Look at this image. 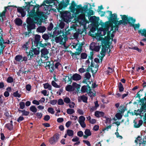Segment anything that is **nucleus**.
<instances>
[{
  "instance_id": "f257e3e1",
  "label": "nucleus",
  "mask_w": 146,
  "mask_h": 146,
  "mask_svg": "<svg viewBox=\"0 0 146 146\" xmlns=\"http://www.w3.org/2000/svg\"><path fill=\"white\" fill-rule=\"evenodd\" d=\"M107 25H108L106 27V29L100 28L98 31V34L99 35L102 36L105 35L107 30L108 31L107 35L104 38H102L101 37L99 36L98 38L99 40L101 41L102 47L100 53L101 62L102 61L103 58L105 56L106 51L108 50L109 46V44L111 43L112 41V38L114 36L113 34L114 31H113L111 33V31L113 29V24L111 22H108ZM97 39H98V38H97Z\"/></svg>"
},
{
  "instance_id": "f03ea898",
  "label": "nucleus",
  "mask_w": 146,
  "mask_h": 146,
  "mask_svg": "<svg viewBox=\"0 0 146 146\" xmlns=\"http://www.w3.org/2000/svg\"><path fill=\"white\" fill-rule=\"evenodd\" d=\"M29 15L30 17H28L27 20V28L29 31L35 29V23H37L38 25L40 22L39 25H41L42 23L41 21H39L40 18L42 15L41 12L39 11L38 9L35 12V8H34L33 9L30 11H28Z\"/></svg>"
},
{
  "instance_id": "7ed1b4c3",
  "label": "nucleus",
  "mask_w": 146,
  "mask_h": 146,
  "mask_svg": "<svg viewBox=\"0 0 146 146\" xmlns=\"http://www.w3.org/2000/svg\"><path fill=\"white\" fill-rule=\"evenodd\" d=\"M70 11L74 13L75 19L79 24L84 25L86 23L85 15L83 13V7L81 5H76L74 1H72L70 7Z\"/></svg>"
},
{
  "instance_id": "20e7f679",
  "label": "nucleus",
  "mask_w": 146,
  "mask_h": 146,
  "mask_svg": "<svg viewBox=\"0 0 146 146\" xmlns=\"http://www.w3.org/2000/svg\"><path fill=\"white\" fill-rule=\"evenodd\" d=\"M61 17L65 22H69L72 18L71 14L70 12L67 11H64L60 12Z\"/></svg>"
},
{
  "instance_id": "39448f33",
  "label": "nucleus",
  "mask_w": 146,
  "mask_h": 146,
  "mask_svg": "<svg viewBox=\"0 0 146 146\" xmlns=\"http://www.w3.org/2000/svg\"><path fill=\"white\" fill-rule=\"evenodd\" d=\"M84 44V42H83L81 43L79 42L78 41V42L75 45H72L73 48H76V53L77 55H79L82 52V46Z\"/></svg>"
},
{
  "instance_id": "423d86ee",
  "label": "nucleus",
  "mask_w": 146,
  "mask_h": 146,
  "mask_svg": "<svg viewBox=\"0 0 146 146\" xmlns=\"http://www.w3.org/2000/svg\"><path fill=\"white\" fill-rule=\"evenodd\" d=\"M12 7H14L15 8L17 7L16 6L13 5H9L7 7H5L4 10L0 14V18L1 19L2 21H3L4 18H5V13L7 12V10H9L10 9H11V8Z\"/></svg>"
},
{
  "instance_id": "0eeeda50",
  "label": "nucleus",
  "mask_w": 146,
  "mask_h": 146,
  "mask_svg": "<svg viewBox=\"0 0 146 146\" xmlns=\"http://www.w3.org/2000/svg\"><path fill=\"white\" fill-rule=\"evenodd\" d=\"M107 12L108 13L109 16H110V20L111 22L114 23L115 24H116L117 22L116 20L117 19V15L116 14H112V12L111 11H108Z\"/></svg>"
},
{
  "instance_id": "6e6552de",
  "label": "nucleus",
  "mask_w": 146,
  "mask_h": 146,
  "mask_svg": "<svg viewBox=\"0 0 146 146\" xmlns=\"http://www.w3.org/2000/svg\"><path fill=\"white\" fill-rule=\"evenodd\" d=\"M90 60L91 61V69L93 72H96L98 69V64L97 63H95L94 62H93L92 57L90 58Z\"/></svg>"
},
{
  "instance_id": "1a4fd4ad",
  "label": "nucleus",
  "mask_w": 146,
  "mask_h": 146,
  "mask_svg": "<svg viewBox=\"0 0 146 146\" xmlns=\"http://www.w3.org/2000/svg\"><path fill=\"white\" fill-rule=\"evenodd\" d=\"M86 118L83 116L81 115L79 117L78 122L81 127L83 128L86 127V124L85 123Z\"/></svg>"
},
{
  "instance_id": "9d476101",
  "label": "nucleus",
  "mask_w": 146,
  "mask_h": 146,
  "mask_svg": "<svg viewBox=\"0 0 146 146\" xmlns=\"http://www.w3.org/2000/svg\"><path fill=\"white\" fill-rule=\"evenodd\" d=\"M100 46L98 45L97 44L94 42H92L90 46V49L93 51L98 52L99 51Z\"/></svg>"
},
{
  "instance_id": "9b49d317",
  "label": "nucleus",
  "mask_w": 146,
  "mask_h": 146,
  "mask_svg": "<svg viewBox=\"0 0 146 146\" xmlns=\"http://www.w3.org/2000/svg\"><path fill=\"white\" fill-rule=\"evenodd\" d=\"M59 0H57L56 1L58 3V1ZM70 0H63L59 4V8L61 9L63 7H66L68 4Z\"/></svg>"
},
{
  "instance_id": "f8f14e48",
  "label": "nucleus",
  "mask_w": 146,
  "mask_h": 146,
  "mask_svg": "<svg viewBox=\"0 0 146 146\" xmlns=\"http://www.w3.org/2000/svg\"><path fill=\"white\" fill-rule=\"evenodd\" d=\"M122 20L119 21L118 23L122 24L124 25H126L127 23L128 18L127 16L125 15H120Z\"/></svg>"
},
{
  "instance_id": "ddd939ff",
  "label": "nucleus",
  "mask_w": 146,
  "mask_h": 146,
  "mask_svg": "<svg viewBox=\"0 0 146 146\" xmlns=\"http://www.w3.org/2000/svg\"><path fill=\"white\" fill-rule=\"evenodd\" d=\"M49 52L47 49L44 48L41 50L42 56L47 59L48 58L47 55L49 53Z\"/></svg>"
},
{
  "instance_id": "4468645a",
  "label": "nucleus",
  "mask_w": 146,
  "mask_h": 146,
  "mask_svg": "<svg viewBox=\"0 0 146 146\" xmlns=\"http://www.w3.org/2000/svg\"><path fill=\"white\" fill-rule=\"evenodd\" d=\"M82 78V76L79 74L75 73L71 77V79L73 80L78 81L80 80Z\"/></svg>"
},
{
  "instance_id": "2eb2a0df",
  "label": "nucleus",
  "mask_w": 146,
  "mask_h": 146,
  "mask_svg": "<svg viewBox=\"0 0 146 146\" xmlns=\"http://www.w3.org/2000/svg\"><path fill=\"white\" fill-rule=\"evenodd\" d=\"M64 36H62L60 35L59 36L56 37L55 38V42L57 43H59L60 44H62L64 43L63 42Z\"/></svg>"
},
{
  "instance_id": "dca6fc26",
  "label": "nucleus",
  "mask_w": 146,
  "mask_h": 146,
  "mask_svg": "<svg viewBox=\"0 0 146 146\" xmlns=\"http://www.w3.org/2000/svg\"><path fill=\"white\" fill-rule=\"evenodd\" d=\"M134 127L135 128H139L143 123V121L142 120H139L138 123L137 122L135 121L134 120L133 121Z\"/></svg>"
},
{
  "instance_id": "f3484780",
  "label": "nucleus",
  "mask_w": 146,
  "mask_h": 146,
  "mask_svg": "<svg viewBox=\"0 0 146 146\" xmlns=\"http://www.w3.org/2000/svg\"><path fill=\"white\" fill-rule=\"evenodd\" d=\"M90 87L86 86H84L81 88V91L82 92L84 93L86 92H90Z\"/></svg>"
},
{
  "instance_id": "a211bd4d",
  "label": "nucleus",
  "mask_w": 146,
  "mask_h": 146,
  "mask_svg": "<svg viewBox=\"0 0 146 146\" xmlns=\"http://www.w3.org/2000/svg\"><path fill=\"white\" fill-rule=\"evenodd\" d=\"M135 142L137 143H139V144H145V141H144L141 139V138L139 137H138L135 139Z\"/></svg>"
},
{
  "instance_id": "6ab92c4d",
  "label": "nucleus",
  "mask_w": 146,
  "mask_h": 146,
  "mask_svg": "<svg viewBox=\"0 0 146 146\" xmlns=\"http://www.w3.org/2000/svg\"><path fill=\"white\" fill-rule=\"evenodd\" d=\"M85 135H84V137L86 138L90 136L91 135V133L90 129H86L84 131Z\"/></svg>"
},
{
  "instance_id": "aec40b11",
  "label": "nucleus",
  "mask_w": 146,
  "mask_h": 146,
  "mask_svg": "<svg viewBox=\"0 0 146 146\" xmlns=\"http://www.w3.org/2000/svg\"><path fill=\"white\" fill-rule=\"evenodd\" d=\"M104 115V113L102 111H96L95 113V115L98 117L103 116Z\"/></svg>"
},
{
  "instance_id": "412c9836",
  "label": "nucleus",
  "mask_w": 146,
  "mask_h": 146,
  "mask_svg": "<svg viewBox=\"0 0 146 146\" xmlns=\"http://www.w3.org/2000/svg\"><path fill=\"white\" fill-rule=\"evenodd\" d=\"M72 141L73 142H76L74 144V145H78L80 143V141H79V139L77 136L75 137L72 139Z\"/></svg>"
},
{
  "instance_id": "4be33fe9",
  "label": "nucleus",
  "mask_w": 146,
  "mask_h": 146,
  "mask_svg": "<svg viewBox=\"0 0 146 146\" xmlns=\"http://www.w3.org/2000/svg\"><path fill=\"white\" fill-rule=\"evenodd\" d=\"M18 12L20 13L22 17H24L26 15V13L24 11L23 9L21 7H19L17 9Z\"/></svg>"
},
{
  "instance_id": "5701e85b",
  "label": "nucleus",
  "mask_w": 146,
  "mask_h": 146,
  "mask_svg": "<svg viewBox=\"0 0 146 146\" xmlns=\"http://www.w3.org/2000/svg\"><path fill=\"white\" fill-rule=\"evenodd\" d=\"M18 12L20 13L22 17H24L26 15V13L24 11L23 9L21 7H19L17 9Z\"/></svg>"
},
{
  "instance_id": "b1692460",
  "label": "nucleus",
  "mask_w": 146,
  "mask_h": 146,
  "mask_svg": "<svg viewBox=\"0 0 146 146\" xmlns=\"http://www.w3.org/2000/svg\"><path fill=\"white\" fill-rule=\"evenodd\" d=\"M138 32L139 33H141L142 36L146 37V30L145 29L140 30L138 31ZM142 40L146 41V38L143 39Z\"/></svg>"
},
{
  "instance_id": "393cba45",
  "label": "nucleus",
  "mask_w": 146,
  "mask_h": 146,
  "mask_svg": "<svg viewBox=\"0 0 146 146\" xmlns=\"http://www.w3.org/2000/svg\"><path fill=\"white\" fill-rule=\"evenodd\" d=\"M135 21V20L133 19L132 17H129L128 18L127 23H128L130 25H132Z\"/></svg>"
},
{
  "instance_id": "a878e982",
  "label": "nucleus",
  "mask_w": 146,
  "mask_h": 146,
  "mask_svg": "<svg viewBox=\"0 0 146 146\" xmlns=\"http://www.w3.org/2000/svg\"><path fill=\"white\" fill-rule=\"evenodd\" d=\"M66 90L68 91H72L74 90V88L73 87L72 85H69L66 87Z\"/></svg>"
},
{
  "instance_id": "bb28decb",
  "label": "nucleus",
  "mask_w": 146,
  "mask_h": 146,
  "mask_svg": "<svg viewBox=\"0 0 146 146\" xmlns=\"http://www.w3.org/2000/svg\"><path fill=\"white\" fill-rule=\"evenodd\" d=\"M40 38V35H36L35 36V41L34 42L37 44L39 41Z\"/></svg>"
},
{
  "instance_id": "cd10ccee",
  "label": "nucleus",
  "mask_w": 146,
  "mask_h": 146,
  "mask_svg": "<svg viewBox=\"0 0 146 146\" xmlns=\"http://www.w3.org/2000/svg\"><path fill=\"white\" fill-rule=\"evenodd\" d=\"M44 88L48 89V90H52V86L48 83H46L43 84Z\"/></svg>"
},
{
  "instance_id": "c85d7f7f",
  "label": "nucleus",
  "mask_w": 146,
  "mask_h": 146,
  "mask_svg": "<svg viewBox=\"0 0 146 146\" xmlns=\"http://www.w3.org/2000/svg\"><path fill=\"white\" fill-rule=\"evenodd\" d=\"M46 30V28L45 27L40 26L37 29V31L39 32L43 33Z\"/></svg>"
},
{
  "instance_id": "c756f323",
  "label": "nucleus",
  "mask_w": 146,
  "mask_h": 146,
  "mask_svg": "<svg viewBox=\"0 0 146 146\" xmlns=\"http://www.w3.org/2000/svg\"><path fill=\"white\" fill-rule=\"evenodd\" d=\"M140 105L144 106L146 107V96L140 100Z\"/></svg>"
},
{
  "instance_id": "7c9ffc66",
  "label": "nucleus",
  "mask_w": 146,
  "mask_h": 146,
  "mask_svg": "<svg viewBox=\"0 0 146 146\" xmlns=\"http://www.w3.org/2000/svg\"><path fill=\"white\" fill-rule=\"evenodd\" d=\"M22 21L19 18H16L15 20V23L18 25H20L22 24Z\"/></svg>"
},
{
  "instance_id": "2f4dec72",
  "label": "nucleus",
  "mask_w": 146,
  "mask_h": 146,
  "mask_svg": "<svg viewBox=\"0 0 146 146\" xmlns=\"http://www.w3.org/2000/svg\"><path fill=\"white\" fill-rule=\"evenodd\" d=\"M13 121H11L9 123L7 124L6 127L10 130H11L13 128Z\"/></svg>"
},
{
  "instance_id": "473e14b6",
  "label": "nucleus",
  "mask_w": 146,
  "mask_h": 146,
  "mask_svg": "<svg viewBox=\"0 0 146 146\" xmlns=\"http://www.w3.org/2000/svg\"><path fill=\"white\" fill-rule=\"evenodd\" d=\"M43 5H44V8L45 10H48L49 11H50V9H51V8H52V5H45V3H43Z\"/></svg>"
},
{
  "instance_id": "72a5a7b5",
  "label": "nucleus",
  "mask_w": 146,
  "mask_h": 146,
  "mask_svg": "<svg viewBox=\"0 0 146 146\" xmlns=\"http://www.w3.org/2000/svg\"><path fill=\"white\" fill-rule=\"evenodd\" d=\"M134 114L136 115H140L141 116H143V114L142 112H141V111L139 109L137 110H135L134 111Z\"/></svg>"
},
{
  "instance_id": "f704fd0d",
  "label": "nucleus",
  "mask_w": 146,
  "mask_h": 146,
  "mask_svg": "<svg viewBox=\"0 0 146 146\" xmlns=\"http://www.w3.org/2000/svg\"><path fill=\"white\" fill-rule=\"evenodd\" d=\"M73 87L77 89V91H79V90L80 89V85L77 84L75 82H73L72 84Z\"/></svg>"
},
{
  "instance_id": "c9c22d12",
  "label": "nucleus",
  "mask_w": 146,
  "mask_h": 146,
  "mask_svg": "<svg viewBox=\"0 0 146 146\" xmlns=\"http://www.w3.org/2000/svg\"><path fill=\"white\" fill-rule=\"evenodd\" d=\"M29 42H27L26 43L24 44L22 46V48L25 50H27L29 48Z\"/></svg>"
},
{
  "instance_id": "e433bc0d",
  "label": "nucleus",
  "mask_w": 146,
  "mask_h": 146,
  "mask_svg": "<svg viewBox=\"0 0 146 146\" xmlns=\"http://www.w3.org/2000/svg\"><path fill=\"white\" fill-rule=\"evenodd\" d=\"M66 133L70 137L74 135V131L72 130H67Z\"/></svg>"
},
{
  "instance_id": "4c0bfd02",
  "label": "nucleus",
  "mask_w": 146,
  "mask_h": 146,
  "mask_svg": "<svg viewBox=\"0 0 146 146\" xmlns=\"http://www.w3.org/2000/svg\"><path fill=\"white\" fill-rule=\"evenodd\" d=\"M0 42L3 44L6 43L9 44L10 43V42L9 40H4L2 38V37H1V38H0Z\"/></svg>"
},
{
  "instance_id": "58836bf2",
  "label": "nucleus",
  "mask_w": 146,
  "mask_h": 146,
  "mask_svg": "<svg viewBox=\"0 0 146 146\" xmlns=\"http://www.w3.org/2000/svg\"><path fill=\"white\" fill-rule=\"evenodd\" d=\"M98 18H97L95 16L91 17L90 18V20L93 23H95L98 20Z\"/></svg>"
},
{
  "instance_id": "ea45409f",
  "label": "nucleus",
  "mask_w": 146,
  "mask_h": 146,
  "mask_svg": "<svg viewBox=\"0 0 146 146\" xmlns=\"http://www.w3.org/2000/svg\"><path fill=\"white\" fill-rule=\"evenodd\" d=\"M75 111L73 109L69 108L67 110V113L68 114H72L75 112Z\"/></svg>"
},
{
  "instance_id": "a19ab883",
  "label": "nucleus",
  "mask_w": 146,
  "mask_h": 146,
  "mask_svg": "<svg viewBox=\"0 0 146 146\" xmlns=\"http://www.w3.org/2000/svg\"><path fill=\"white\" fill-rule=\"evenodd\" d=\"M13 95L15 97L20 98L21 97V94L19 93L18 91H17L13 93Z\"/></svg>"
},
{
  "instance_id": "79ce46f5",
  "label": "nucleus",
  "mask_w": 146,
  "mask_h": 146,
  "mask_svg": "<svg viewBox=\"0 0 146 146\" xmlns=\"http://www.w3.org/2000/svg\"><path fill=\"white\" fill-rule=\"evenodd\" d=\"M23 58L22 56L21 55H18L16 56L15 57V60L17 61L21 62L22 61Z\"/></svg>"
},
{
  "instance_id": "37998d69",
  "label": "nucleus",
  "mask_w": 146,
  "mask_h": 146,
  "mask_svg": "<svg viewBox=\"0 0 146 146\" xmlns=\"http://www.w3.org/2000/svg\"><path fill=\"white\" fill-rule=\"evenodd\" d=\"M53 62H46V68L47 69H50V70L51 69V64H53Z\"/></svg>"
},
{
  "instance_id": "c03bdc74",
  "label": "nucleus",
  "mask_w": 146,
  "mask_h": 146,
  "mask_svg": "<svg viewBox=\"0 0 146 146\" xmlns=\"http://www.w3.org/2000/svg\"><path fill=\"white\" fill-rule=\"evenodd\" d=\"M146 107L145 106L142 105L141 107L139 109L141 111V112L143 113V115H144V113L146 111Z\"/></svg>"
},
{
  "instance_id": "a18cd8bd",
  "label": "nucleus",
  "mask_w": 146,
  "mask_h": 146,
  "mask_svg": "<svg viewBox=\"0 0 146 146\" xmlns=\"http://www.w3.org/2000/svg\"><path fill=\"white\" fill-rule=\"evenodd\" d=\"M80 57V60L82 59H86L87 57V55L85 53H82L81 54Z\"/></svg>"
},
{
  "instance_id": "49530a36",
  "label": "nucleus",
  "mask_w": 146,
  "mask_h": 146,
  "mask_svg": "<svg viewBox=\"0 0 146 146\" xmlns=\"http://www.w3.org/2000/svg\"><path fill=\"white\" fill-rule=\"evenodd\" d=\"M30 110L33 112L36 113L37 111V109L34 106H32L30 108Z\"/></svg>"
},
{
  "instance_id": "de8ad7c7",
  "label": "nucleus",
  "mask_w": 146,
  "mask_h": 146,
  "mask_svg": "<svg viewBox=\"0 0 146 146\" xmlns=\"http://www.w3.org/2000/svg\"><path fill=\"white\" fill-rule=\"evenodd\" d=\"M3 43L0 42V54H2L3 49L5 47L4 45H3Z\"/></svg>"
},
{
  "instance_id": "09e8293b",
  "label": "nucleus",
  "mask_w": 146,
  "mask_h": 146,
  "mask_svg": "<svg viewBox=\"0 0 146 146\" xmlns=\"http://www.w3.org/2000/svg\"><path fill=\"white\" fill-rule=\"evenodd\" d=\"M124 107L123 106H120L119 108V110L121 113H123L125 111Z\"/></svg>"
},
{
  "instance_id": "8fccbe9b",
  "label": "nucleus",
  "mask_w": 146,
  "mask_h": 146,
  "mask_svg": "<svg viewBox=\"0 0 146 146\" xmlns=\"http://www.w3.org/2000/svg\"><path fill=\"white\" fill-rule=\"evenodd\" d=\"M118 86L119 91H123L124 90V88L123 87V86L121 82L119 83Z\"/></svg>"
},
{
  "instance_id": "3c124183",
  "label": "nucleus",
  "mask_w": 146,
  "mask_h": 146,
  "mask_svg": "<svg viewBox=\"0 0 146 146\" xmlns=\"http://www.w3.org/2000/svg\"><path fill=\"white\" fill-rule=\"evenodd\" d=\"M20 108L21 109H24L25 107V103L24 102H21L19 104Z\"/></svg>"
},
{
  "instance_id": "603ef678",
  "label": "nucleus",
  "mask_w": 146,
  "mask_h": 146,
  "mask_svg": "<svg viewBox=\"0 0 146 146\" xmlns=\"http://www.w3.org/2000/svg\"><path fill=\"white\" fill-rule=\"evenodd\" d=\"M82 101L85 102H87V97L84 95H83L80 97Z\"/></svg>"
},
{
  "instance_id": "864d4df0",
  "label": "nucleus",
  "mask_w": 146,
  "mask_h": 146,
  "mask_svg": "<svg viewBox=\"0 0 146 146\" xmlns=\"http://www.w3.org/2000/svg\"><path fill=\"white\" fill-rule=\"evenodd\" d=\"M49 142L52 144H54L57 142L53 137L49 139Z\"/></svg>"
},
{
  "instance_id": "5fc2aeb1",
  "label": "nucleus",
  "mask_w": 146,
  "mask_h": 146,
  "mask_svg": "<svg viewBox=\"0 0 146 146\" xmlns=\"http://www.w3.org/2000/svg\"><path fill=\"white\" fill-rule=\"evenodd\" d=\"M48 111L52 114H54V109L52 108H49L48 109Z\"/></svg>"
},
{
  "instance_id": "6e6d98bb",
  "label": "nucleus",
  "mask_w": 146,
  "mask_h": 146,
  "mask_svg": "<svg viewBox=\"0 0 146 146\" xmlns=\"http://www.w3.org/2000/svg\"><path fill=\"white\" fill-rule=\"evenodd\" d=\"M33 54H38L39 53V49L38 48H36L33 50Z\"/></svg>"
},
{
  "instance_id": "4d7b16f0",
  "label": "nucleus",
  "mask_w": 146,
  "mask_h": 146,
  "mask_svg": "<svg viewBox=\"0 0 146 146\" xmlns=\"http://www.w3.org/2000/svg\"><path fill=\"white\" fill-rule=\"evenodd\" d=\"M13 79L12 77L10 76L7 79V82L8 83H11L13 82Z\"/></svg>"
},
{
  "instance_id": "13d9d810",
  "label": "nucleus",
  "mask_w": 146,
  "mask_h": 146,
  "mask_svg": "<svg viewBox=\"0 0 146 146\" xmlns=\"http://www.w3.org/2000/svg\"><path fill=\"white\" fill-rule=\"evenodd\" d=\"M57 102L56 100H52L50 101V103L52 105L54 106L55 105Z\"/></svg>"
},
{
  "instance_id": "bf43d9fd",
  "label": "nucleus",
  "mask_w": 146,
  "mask_h": 146,
  "mask_svg": "<svg viewBox=\"0 0 146 146\" xmlns=\"http://www.w3.org/2000/svg\"><path fill=\"white\" fill-rule=\"evenodd\" d=\"M51 84L52 86L55 87L57 88H59L60 86L58 85L54 81H52V82Z\"/></svg>"
},
{
  "instance_id": "052dcab7",
  "label": "nucleus",
  "mask_w": 146,
  "mask_h": 146,
  "mask_svg": "<svg viewBox=\"0 0 146 146\" xmlns=\"http://www.w3.org/2000/svg\"><path fill=\"white\" fill-rule=\"evenodd\" d=\"M116 117L118 119H120L122 117V115L119 113H117L115 115Z\"/></svg>"
},
{
  "instance_id": "680f3d73",
  "label": "nucleus",
  "mask_w": 146,
  "mask_h": 146,
  "mask_svg": "<svg viewBox=\"0 0 146 146\" xmlns=\"http://www.w3.org/2000/svg\"><path fill=\"white\" fill-rule=\"evenodd\" d=\"M64 101L66 103H69L70 101V99L68 97L65 98L64 99Z\"/></svg>"
},
{
  "instance_id": "e2e57ef3",
  "label": "nucleus",
  "mask_w": 146,
  "mask_h": 146,
  "mask_svg": "<svg viewBox=\"0 0 146 146\" xmlns=\"http://www.w3.org/2000/svg\"><path fill=\"white\" fill-rule=\"evenodd\" d=\"M77 113L81 115H83L84 113L83 110L81 109H78L77 110Z\"/></svg>"
},
{
  "instance_id": "0e129e2a",
  "label": "nucleus",
  "mask_w": 146,
  "mask_h": 146,
  "mask_svg": "<svg viewBox=\"0 0 146 146\" xmlns=\"http://www.w3.org/2000/svg\"><path fill=\"white\" fill-rule=\"evenodd\" d=\"M83 66H82V67L79 68L78 70L79 72L81 73H82L84 72H85V70L83 68Z\"/></svg>"
},
{
  "instance_id": "69168bd1",
  "label": "nucleus",
  "mask_w": 146,
  "mask_h": 146,
  "mask_svg": "<svg viewBox=\"0 0 146 146\" xmlns=\"http://www.w3.org/2000/svg\"><path fill=\"white\" fill-rule=\"evenodd\" d=\"M85 77L87 79H88L90 78L91 76L89 72H87L85 74Z\"/></svg>"
},
{
  "instance_id": "338daca9",
  "label": "nucleus",
  "mask_w": 146,
  "mask_h": 146,
  "mask_svg": "<svg viewBox=\"0 0 146 146\" xmlns=\"http://www.w3.org/2000/svg\"><path fill=\"white\" fill-rule=\"evenodd\" d=\"M65 26V24L63 22H61L59 25V27H60L62 29L64 28Z\"/></svg>"
},
{
  "instance_id": "774afa93",
  "label": "nucleus",
  "mask_w": 146,
  "mask_h": 146,
  "mask_svg": "<svg viewBox=\"0 0 146 146\" xmlns=\"http://www.w3.org/2000/svg\"><path fill=\"white\" fill-rule=\"evenodd\" d=\"M24 119V118L23 117V116H21L18 118L17 119V121L18 122L20 123Z\"/></svg>"
}]
</instances>
